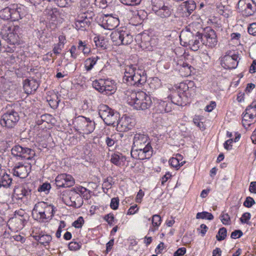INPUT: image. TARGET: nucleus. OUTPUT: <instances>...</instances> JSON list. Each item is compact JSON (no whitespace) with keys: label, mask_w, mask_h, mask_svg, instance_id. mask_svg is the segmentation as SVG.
I'll list each match as a JSON object with an SVG mask.
<instances>
[{"label":"nucleus","mask_w":256,"mask_h":256,"mask_svg":"<svg viewBox=\"0 0 256 256\" xmlns=\"http://www.w3.org/2000/svg\"><path fill=\"white\" fill-rule=\"evenodd\" d=\"M106 145L109 147L113 146L116 142L114 136H110V137H106Z\"/></svg>","instance_id":"680f3d73"},{"label":"nucleus","mask_w":256,"mask_h":256,"mask_svg":"<svg viewBox=\"0 0 256 256\" xmlns=\"http://www.w3.org/2000/svg\"><path fill=\"white\" fill-rule=\"evenodd\" d=\"M245 118H254L256 117V102H253L246 110Z\"/></svg>","instance_id":"5701e85b"},{"label":"nucleus","mask_w":256,"mask_h":256,"mask_svg":"<svg viewBox=\"0 0 256 256\" xmlns=\"http://www.w3.org/2000/svg\"><path fill=\"white\" fill-rule=\"evenodd\" d=\"M104 220L109 225L112 226L114 222V216L112 214L110 213L104 216Z\"/></svg>","instance_id":"052dcab7"},{"label":"nucleus","mask_w":256,"mask_h":256,"mask_svg":"<svg viewBox=\"0 0 256 256\" xmlns=\"http://www.w3.org/2000/svg\"><path fill=\"white\" fill-rule=\"evenodd\" d=\"M123 4L127 6H136L140 4L142 0H120Z\"/></svg>","instance_id":"09e8293b"},{"label":"nucleus","mask_w":256,"mask_h":256,"mask_svg":"<svg viewBox=\"0 0 256 256\" xmlns=\"http://www.w3.org/2000/svg\"><path fill=\"white\" fill-rule=\"evenodd\" d=\"M255 204V202L253 198L250 196H248L246 198L245 201L244 202V206L246 208H251L253 204Z\"/></svg>","instance_id":"6e6d98bb"},{"label":"nucleus","mask_w":256,"mask_h":256,"mask_svg":"<svg viewBox=\"0 0 256 256\" xmlns=\"http://www.w3.org/2000/svg\"><path fill=\"white\" fill-rule=\"evenodd\" d=\"M66 194L62 197V200L67 206L80 208L82 205L83 199L75 190H68Z\"/></svg>","instance_id":"6e6552de"},{"label":"nucleus","mask_w":256,"mask_h":256,"mask_svg":"<svg viewBox=\"0 0 256 256\" xmlns=\"http://www.w3.org/2000/svg\"><path fill=\"white\" fill-rule=\"evenodd\" d=\"M116 86L112 81L104 80V94H111L115 92Z\"/></svg>","instance_id":"393cba45"},{"label":"nucleus","mask_w":256,"mask_h":256,"mask_svg":"<svg viewBox=\"0 0 256 256\" xmlns=\"http://www.w3.org/2000/svg\"><path fill=\"white\" fill-rule=\"evenodd\" d=\"M17 33H4L3 35L4 36H6V40L10 42V44H14L18 42Z\"/></svg>","instance_id":"c9c22d12"},{"label":"nucleus","mask_w":256,"mask_h":256,"mask_svg":"<svg viewBox=\"0 0 256 256\" xmlns=\"http://www.w3.org/2000/svg\"><path fill=\"white\" fill-rule=\"evenodd\" d=\"M250 217L251 216L250 213L244 212L240 218V221L242 224H248V222L250 220Z\"/></svg>","instance_id":"13d9d810"},{"label":"nucleus","mask_w":256,"mask_h":256,"mask_svg":"<svg viewBox=\"0 0 256 256\" xmlns=\"http://www.w3.org/2000/svg\"><path fill=\"white\" fill-rule=\"evenodd\" d=\"M119 205V198H113L111 200L110 206L111 208L116 210L118 208Z\"/></svg>","instance_id":"603ef678"},{"label":"nucleus","mask_w":256,"mask_h":256,"mask_svg":"<svg viewBox=\"0 0 256 256\" xmlns=\"http://www.w3.org/2000/svg\"><path fill=\"white\" fill-rule=\"evenodd\" d=\"M198 34V33H197ZM198 34L196 36L195 39L190 40L188 42L189 45L190 46L191 49L194 51H196L200 47V40L197 36Z\"/></svg>","instance_id":"473e14b6"},{"label":"nucleus","mask_w":256,"mask_h":256,"mask_svg":"<svg viewBox=\"0 0 256 256\" xmlns=\"http://www.w3.org/2000/svg\"><path fill=\"white\" fill-rule=\"evenodd\" d=\"M45 12L46 14H48V16H50V20H54L59 14L56 8L46 9Z\"/></svg>","instance_id":"79ce46f5"},{"label":"nucleus","mask_w":256,"mask_h":256,"mask_svg":"<svg viewBox=\"0 0 256 256\" xmlns=\"http://www.w3.org/2000/svg\"><path fill=\"white\" fill-rule=\"evenodd\" d=\"M60 100H58V97H56V100H48L49 104L51 108H56L58 106V102Z\"/></svg>","instance_id":"338daca9"},{"label":"nucleus","mask_w":256,"mask_h":256,"mask_svg":"<svg viewBox=\"0 0 256 256\" xmlns=\"http://www.w3.org/2000/svg\"><path fill=\"white\" fill-rule=\"evenodd\" d=\"M182 6L184 7L189 14H190L196 8V4L192 0H188L184 2Z\"/></svg>","instance_id":"c85d7f7f"},{"label":"nucleus","mask_w":256,"mask_h":256,"mask_svg":"<svg viewBox=\"0 0 256 256\" xmlns=\"http://www.w3.org/2000/svg\"><path fill=\"white\" fill-rule=\"evenodd\" d=\"M84 223V220L82 216H80L77 220H75L72 226L76 228H82V224Z\"/></svg>","instance_id":"bf43d9fd"},{"label":"nucleus","mask_w":256,"mask_h":256,"mask_svg":"<svg viewBox=\"0 0 256 256\" xmlns=\"http://www.w3.org/2000/svg\"><path fill=\"white\" fill-rule=\"evenodd\" d=\"M152 10L158 16L166 18L171 15L172 10L170 6L165 5L162 0H152Z\"/></svg>","instance_id":"9b49d317"},{"label":"nucleus","mask_w":256,"mask_h":256,"mask_svg":"<svg viewBox=\"0 0 256 256\" xmlns=\"http://www.w3.org/2000/svg\"><path fill=\"white\" fill-rule=\"evenodd\" d=\"M12 183V178L10 176L4 172L0 177V188L2 186L4 188L9 187Z\"/></svg>","instance_id":"a878e982"},{"label":"nucleus","mask_w":256,"mask_h":256,"mask_svg":"<svg viewBox=\"0 0 256 256\" xmlns=\"http://www.w3.org/2000/svg\"><path fill=\"white\" fill-rule=\"evenodd\" d=\"M126 95L128 103L136 110H148L152 104L150 96L143 91L128 90Z\"/></svg>","instance_id":"f03ea898"},{"label":"nucleus","mask_w":256,"mask_h":256,"mask_svg":"<svg viewBox=\"0 0 256 256\" xmlns=\"http://www.w3.org/2000/svg\"><path fill=\"white\" fill-rule=\"evenodd\" d=\"M34 216H36V219L42 222H44V220H48V218H47V216L44 212V210L42 212L38 214H35Z\"/></svg>","instance_id":"0e129e2a"},{"label":"nucleus","mask_w":256,"mask_h":256,"mask_svg":"<svg viewBox=\"0 0 256 256\" xmlns=\"http://www.w3.org/2000/svg\"><path fill=\"white\" fill-rule=\"evenodd\" d=\"M114 184L113 178L112 176H108L104 179L102 184L103 189H106L107 190L111 188L112 186Z\"/></svg>","instance_id":"58836bf2"},{"label":"nucleus","mask_w":256,"mask_h":256,"mask_svg":"<svg viewBox=\"0 0 256 256\" xmlns=\"http://www.w3.org/2000/svg\"><path fill=\"white\" fill-rule=\"evenodd\" d=\"M99 58L97 56L87 58L84 62V67L87 71L90 70L96 64Z\"/></svg>","instance_id":"cd10ccee"},{"label":"nucleus","mask_w":256,"mask_h":256,"mask_svg":"<svg viewBox=\"0 0 256 256\" xmlns=\"http://www.w3.org/2000/svg\"><path fill=\"white\" fill-rule=\"evenodd\" d=\"M153 149L151 144H146L143 147L132 148L131 156L134 159L145 160L150 159L152 156Z\"/></svg>","instance_id":"1a4fd4ad"},{"label":"nucleus","mask_w":256,"mask_h":256,"mask_svg":"<svg viewBox=\"0 0 256 256\" xmlns=\"http://www.w3.org/2000/svg\"><path fill=\"white\" fill-rule=\"evenodd\" d=\"M151 144L148 135L143 132H136L134 134L132 148L143 147L144 146Z\"/></svg>","instance_id":"4468645a"},{"label":"nucleus","mask_w":256,"mask_h":256,"mask_svg":"<svg viewBox=\"0 0 256 256\" xmlns=\"http://www.w3.org/2000/svg\"><path fill=\"white\" fill-rule=\"evenodd\" d=\"M16 199L22 200L24 198H28L31 194V190L24 187L18 188L14 190Z\"/></svg>","instance_id":"4be33fe9"},{"label":"nucleus","mask_w":256,"mask_h":256,"mask_svg":"<svg viewBox=\"0 0 256 256\" xmlns=\"http://www.w3.org/2000/svg\"><path fill=\"white\" fill-rule=\"evenodd\" d=\"M170 164L178 170L180 168V161L178 160L177 158H172L169 160Z\"/></svg>","instance_id":"4d7b16f0"},{"label":"nucleus","mask_w":256,"mask_h":256,"mask_svg":"<svg viewBox=\"0 0 256 256\" xmlns=\"http://www.w3.org/2000/svg\"><path fill=\"white\" fill-rule=\"evenodd\" d=\"M92 18L91 12H84L80 14L75 22V28L76 30L80 31L88 30L89 28V18Z\"/></svg>","instance_id":"ddd939ff"},{"label":"nucleus","mask_w":256,"mask_h":256,"mask_svg":"<svg viewBox=\"0 0 256 256\" xmlns=\"http://www.w3.org/2000/svg\"><path fill=\"white\" fill-rule=\"evenodd\" d=\"M46 208V202H38L36 204L32 210V214L34 216L38 213L44 211Z\"/></svg>","instance_id":"7c9ffc66"},{"label":"nucleus","mask_w":256,"mask_h":256,"mask_svg":"<svg viewBox=\"0 0 256 256\" xmlns=\"http://www.w3.org/2000/svg\"><path fill=\"white\" fill-rule=\"evenodd\" d=\"M51 188L50 184L48 183H44L38 188V191L40 192H48Z\"/></svg>","instance_id":"864d4df0"},{"label":"nucleus","mask_w":256,"mask_h":256,"mask_svg":"<svg viewBox=\"0 0 256 256\" xmlns=\"http://www.w3.org/2000/svg\"><path fill=\"white\" fill-rule=\"evenodd\" d=\"M94 40L96 46L100 47L103 49L107 48L108 45L107 38H104V36H98L94 38Z\"/></svg>","instance_id":"bb28decb"},{"label":"nucleus","mask_w":256,"mask_h":256,"mask_svg":"<svg viewBox=\"0 0 256 256\" xmlns=\"http://www.w3.org/2000/svg\"><path fill=\"white\" fill-rule=\"evenodd\" d=\"M233 142V140L230 138L226 141L225 142L224 144V148L226 150H230L232 148V142Z\"/></svg>","instance_id":"774afa93"},{"label":"nucleus","mask_w":256,"mask_h":256,"mask_svg":"<svg viewBox=\"0 0 256 256\" xmlns=\"http://www.w3.org/2000/svg\"><path fill=\"white\" fill-rule=\"evenodd\" d=\"M133 41V36L130 33H122V40L120 44H128L132 43Z\"/></svg>","instance_id":"f704fd0d"},{"label":"nucleus","mask_w":256,"mask_h":256,"mask_svg":"<svg viewBox=\"0 0 256 256\" xmlns=\"http://www.w3.org/2000/svg\"><path fill=\"white\" fill-rule=\"evenodd\" d=\"M123 82L128 85L139 86L146 80V74L138 68L137 64H128L125 66Z\"/></svg>","instance_id":"f257e3e1"},{"label":"nucleus","mask_w":256,"mask_h":256,"mask_svg":"<svg viewBox=\"0 0 256 256\" xmlns=\"http://www.w3.org/2000/svg\"><path fill=\"white\" fill-rule=\"evenodd\" d=\"M110 36L113 42H116V44H120L122 33H111Z\"/></svg>","instance_id":"de8ad7c7"},{"label":"nucleus","mask_w":256,"mask_h":256,"mask_svg":"<svg viewBox=\"0 0 256 256\" xmlns=\"http://www.w3.org/2000/svg\"><path fill=\"white\" fill-rule=\"evenodd\" d=\"M11 20L16 21L22 18L26 14L25 8L20 4H11Z\"/></svg>","instance_id":"dca6fc26"},{"label":"nucleus","mask_w":256,"mask_h":256,"mask_svg":"<svg viewBox=\"0 0 256 256\" xmlns=\"http://www.w3.org/2000/svg\"><path fill=\"white\" fill-rule=\"evenodd\" d=\"M126 160V157L122 154H114L112 155L110 158V162L113 164L118 166H122Z\"/></svg>","instance_id":"b1692460"},{"label":"nucleus","mask_w":256,"mask_h":256,"mask_svg":"<svg viewBox=\"0 0 256 256\" xmlns=\"http://www.w3.org/2000/svg\"><path fill=\"white\" fill-rule=\"evenodd\" d=\"M10 4L0 11V18L4 20H11Z\"/></svg>","instance_id":"2f4dec72"},{"label":"nucleus","mask_w":256,"mask_h":256,"mask_svg":"<svg viewBox=\"0 0 256 256\" xmlns=\"http://www.w3.org/2000/svg\"><path fill=\"white\" fill-rule=\"evenodd\" d=\"M100 116L108 126H114L118 118V113L108 107L107 105L102 104L98 107Z\"/></svg>","instance_id":"7ed1b4c3"},{"label":"nucleus","mask_w":256,"mask_h":256,"mask_svg":"<svg viewBox=\"0 0 256 256\" xmlns=\"http://www.w3.org/2000/svg\"><path fill=\"white\" fill-rule=\"evenodd\" d=\"M196 218L198 219L202 218L212 220L214 219V216L211 213L206 212H203L197 213Z\"/></svg>","instance_id":"4c0bfd02"},{"label":"nucleus","mask_w":256,"mask_h":256,"mask_svg":"<svg viewBox=\"0 0 256 256\" xmlns=\"http://www.w3.org/2000/svg\"><path fill=\"white\" fill-rule=\"evenodd\" d=\"M227 230L225 228H222L219 229L216 238L218 241H222L225 239L226 236Z\"/></svg>","instance_id":"a19ab883"},{"label":"nucleus","mask_w":256,"mask_h":256,"mask_svg":"<svg viewBox=\"0 0 256 256\" xmlns=\"http://www.w3.org/2000/svg\"><path fill=\"white\" fill-rule=\"evenodd\" d=\"M202 29L201 24L198 22H192L189 24L186 27V31L188 32H192V31H197L200 32V30Z\"/></svg>","instance_id":"e433bc0d"},{"label":"nucleus","mask_w":256,"mask_h":256,"mask_svg":"<svg viewBox=\"0 0 256 256\" xmlns=\"http://www.w3.org/2000/svg\"><path fill=\"white\" fill-rule=\"evenodd\" d=\"M186 252V248H180L174 252V256H182L184 255Z\"/></svg>","instance_id":"69168bd1"},{"label":"nucleus","mask_w":256,"mask_h":256,"mask_svg":"<svg viewBox=\"0 0 256 256\" xmlns=\"http://www.w3.org/2000/svg\"><path fill=\"white\" fill-rule=\"evenodd\" d=\"M116 124V128L120 132H127L134 126L132 119L126 116H122L118 120Z\"/></svg>","instance_id":"f3484780"},{"label":"nucleus","mask_w":256,"mask_h":256,"mask_svg":"<svg viewBox=\"0 0 256 256\" xmlns=\"http://www.w3.org/2000/svg\"><path fill=\"white\" fill-rule=\"evenodd\" d=\"M242 234L243 233L241 230H235L232 232L230 238L233 239H236L241 237Z\"/></svg>","instance_id":"e2e57ef3"},{"label":"nucleus","mask_w":256,"mask_h":256,"mask_svg":"<svg viewBox=\"0 0 256 256\" xmlns=\"http://www.w3.org/2000/svg\"><path fill=\"white\" fill-rule=\"evenodd\" d=\"M220 218L224 224L228 225L230 224V219L228 214H222L220 216Z\"/></svg>","instance_id":"8fccbe9b"},{"label":"nucleus","mask_w":256,"mask_h":256,"mask_svg":"<svg viewBox=\"0 0 256 256\" xmlns=\"http://www.w3.org/2000/svg\"><path fill=\"white\" fill-rule=\"evenodd\" d=\"M81 243L72 241L68 244V248L71 250H76L81 248Z\"/></svg>","instance_id":"3c124183"},{"label":"nucleus","mask_w":256,"mask_h":256,"mask_svg":"<svg viewBox=\"0 0 256 256\" xmlns=\"http://www.w3.org/2000/svg\"><path fill=\"white\" fill-rule=\"evenodd\" d=\"M74 128L77 131L83 134L92 133L95 128V122L90 118L80 116L75 118L74 121Z\"/></svg>","instance_id":"20e7f679"},{"label":"nucleus","mask_w":256,"mask_h":256,"mask_svg":"<svg viewBox=\"0 0 256 256\" xmlns=\"http://www.w3.org/2000/svg\"><path fill=\"white\" fill-rule=\"evenodd\" d=\"M237 6L238 12L245 16H252L256 11V4L253 0H240Z\"/></svg>","instance_id":"9d476101"},{"label":"nucleus","mask_w":256,"mask_h":256,"mask_svg":"<svg viewBox=\"0 0 256 256\" xmlns=\"http://www.w3.org/2000/svg\"><path fill=\"white\" fill-rule=\"evenodd\" d=\"M39 86V84L36 80L26 79L23 82V88L28 95L34 92Z\"/></svg>","instance_id":"6ab92c4d"},{"label":"nucleus","mask_w":256,"mask_h":256,"mask_svg":"<svg viewBox=\"0 0 256 256\" xmlns=\"http://www.w3.org/2000/svg\"><path fill=\"white\" fill-rule=\"evenodd\" d=\"M104 80L99 79L92 82V86L99 92L103 94Z\"/></svg>","instance_id":"c756f323"},{"label":"nucleus","mask_w":256,"mask_h":256,"mask_svg":"<svg viewBox=\"0 0 256 256\" xmlns=\"http://www.w3.org/2000/svg\"><path fill=\"white\" fill-rule=\"evenodd\" d=\"M20 116L14 110H8L0 117V124L2 127L10 129L14 128L18 122Z\"/></svg>","instance_id":"423d86ee"},{"label":"nucleus","mask_w":256,"mask_h":256,"mask_svg":"<svg viewBox=\"0 0 256 256\" xmlns=\"http://www.w3.org/2000/svg\"><path fill=\"white\" fill-rule=\"evenodd\" d=\"M11 154L18 160H32L36 154L34 150L19 144L12 148Z\"/></svg>","instance_id":"39448f33"},{"label":"nucleus","mask_w":256,"mask_h":256,"mask_svg":"<svg viewBox=\"0 0 256 256\" xmlns=\"http://www.w3.org/2000/svg\"><path fill=\"white\" fill-rule=\"evenodd\" d=\"M172 104L160 100L156 104L155 111L157 113L169 112L172 110Z\"/></svg>","instance_id":"aec40b11"},{"label":"nucleus","mask_w":256,"mask_h":256,"mask_svg":"<svg viewBox=\"0 0 256 256\" xmlns=\"http://www.w3.org/2000/svg\"><path fill=\"white\" fill-rule=\"evenodd\" d=\"M188 87L184 83H180L179 88L172 92L170 96L172 102L178 106H183L186 105L187 97L186 95V90H188Z\"/></svg>","instance_id":"0eeeda50"},{"label":"nucleus","mask_w":256,"mask_h":256,"mask_svg":"<svg viewBox=\"0 0 256 256\" xmlns=\"http://www.w3.org/2000/svg\"><path fill=\"white\" fill-rule=\"evenodd\" d=\"M182 68L184 69V70L186 71V75L189 76L191 74V72H192V70H194V68L192 66L188 64L186 62H183L182 64Z\"/></svg>","instance_id":"5fc2aeb1"},{"label":"nucleus","mask_w":256,"mask_h":256,"mask_svg":"<svg viewBox=\"0 0 256 256\" xmlns=\"http://www.w3.org/2000/svg\"><path fill=\"white\" fill-rule=\"evenodd\" d=\"M64 176H65V174H60L58 175L55 180L56 186L59 188H63L64 184L62 182V181L64 180Z\"/></svg>","instance_id":"a18cd8bd"},{"label":"nucleus","mask_w":256,"mask_h":256,"mask_svg":"<svg viewBox=\"0 0 256 256\" xmlns=\"http://www.w3.org/2000/svg\"><path fill=\"white\" fill-rule=\"evenodd\" d=\"M30 168L18 162L16 164L12 170L13 174L21 178H26L29 172Z\"/></svg>","instance_id":"a211bd4d"},{"label":"nucleus","mask_w":256,"mask_h":256,"mask_svg":"<svg viewBox=\"0 0 256 256\" xmlns=\"http://www.w3.org/2000/svg\"><path fill=\"white\" fill-rule=\"evenodd\" d=\"M52 240V236L49 234H42L39 237L40 243L45 245L48 244Z\"/></svg>","instance_id":"37998d69"},{"label":"nucleus","mask_w":256,"mask_h":256,"mask_svg":"<svg viewBox=\"0 0 256 256\" xmlns=\"http://www.w3.org/2000/svg\"><path fill=\"white\" fill-rule=\"evenodd\" d=\"M65 176H64V180L62 181V182L64 184L63 188H68L73 186L75 182L73 177L71 175L66 174H65Z\"/></svg>","instance_id":"72a5a7b5"},{"label":"nucleus","mask_w":256,"mask_h":256,"mask_svg":"<svg viewBox=\"0 0 256 256\" xmlns=\"http://www.w3.org/2000/svg\"><path fill=\"white\" fill-rule=\"evenodd\" d=\"M168 22L170 23V25L172 26H174V28H176L177 29H180L178 26H182V22L181 20L176 17H174L173 18H172L170 21L168 20Z\"/></svg>","instance_id":"49530a36"},{"label":"nucleus","mask_w":256,"mask_h":256,"mask_svg":"<svg viewBox=\"0 0 256 256\" xmlns=\"http://www.w3.org/2000/svg\"><path fill=\"white\" fill-rule=\"evenodd\" d=\"M44 210L47 216V218H52L54 216V206L52 205L48 204L46 202V208L44 209Z\"/></svg>","instance_id":"ea45409f"},{"label":"nucleus","mask_w":256,"mask_h":256,"mask_svg":"<svg viewBox=\"0 0 256 256\" xmlns=\"http://www.w3.org/2000/svg\"><path fill=\"white\" fill-rule=\"evenodd\" d=\"M197 36L202 44L212 48L217 44L216 33H198Z\"/></svg>","instance_id":"2eb2a0df"},{"label":"nucleus","mask_w":256,"mask_h":256,"mask_svg":"<svg viewBox=\"0 0 256 256\" xmlns=\"http://www.w3.org/2000/svg\"><path fill=\"white\" fill-rule=\"evenodd\" d=\"M152 226L158 228L162 222L160 216L158 214L154 215L152 219Z\"/></svg>","instance_id":"c03bdc74"},{"label":"nucleus","mask_w":256,"mask_h":256,"mask_svg":"<svg viewBox=\"0 0 256 256\" xmlns=\"http://www.w3.org/2000/svg\"><path fill=\"white\" fill-rule=\"evenodd\" d=\"M238 56L236 54H232V52L228 51L221 58L222 66L226 69L236 68L238 63Z\"/></svg>","instance_id":"f8f14e48"},{"label":"nucleus","mask_w":256,"mask_h":256,"mask_svg":"<svg viewBox=\"0 0 256 256\" xmlns=\"http://www.w3.org/2000/svg\"><path fill=\"white\" fill-rule=\"evenodd\" d=\"M104 20L106 22V28L108 30H114L119 24L118 18L112 16L111 14L106 15Z\"/></svg>","instance_id":"412c9836"}]
</instances>
